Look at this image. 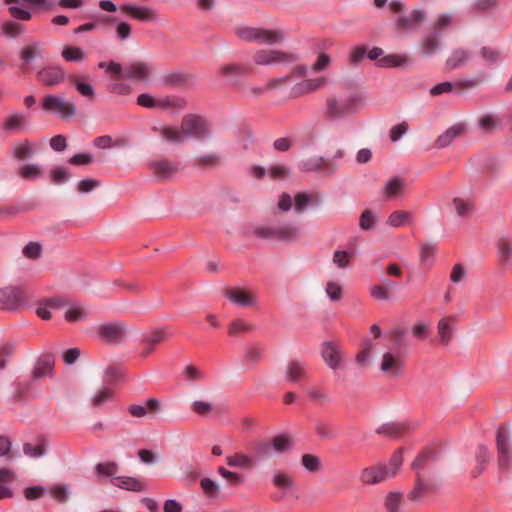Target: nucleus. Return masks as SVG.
Here are the masks:
<instances>
[{"label": "nucleus", "instance_id": "nucleus-1", "mask_svg": "<svg viewBox=\"0 0 512 512\" xmlns=\"http://www.w3.org/2000/svg\"><path fill=\"white\" fill-rule=\"evenodd\" d=\"M152 131L164 141L174 144H180L189 139H207L211 135L207 121L194 114L183 117L180 130L172 126H153Z\"/></svg>", "mask_w": 512, "mask_h": 512}, {"label": "nucleus", "instance_id": "nucleus-2", "mask_svg": "<svg viewBox=\"0 0 512 512\" xmlns=\"http://www.w3.org/2000/svg\"><path fill=\"white\" fill-rule=\"evenodd\" d=\"M363 100V95L357 91L342 96L328 97L325 116L330 120H338L354 114L361 109Z\"/></svg>", "mask_w": 512, "mask_h": 512}, {"label": "nucleus", "instance_id": "nucleus-3", "mask_svg": "<svg viewBox=\"0 0 512 512\" xmlns=\"http://www.w3.org/2000/svg\"><path fill=\"white\" fill-rule=\"evenodd\" d=\"M402 462V449H399L394 452L388 463L362 469L359 479L365 485L383 483L397 474L402 466Z\"/></svg>", "mask_w": 512, "mask_h": 512}, {"label": "nucleus", "instance_id": "nucleus-4", "mask_svg": "<svg viewBox=\"0 0 512 512\" xmlns=\"http://www.w3.org/2000/svg\"><path fill=\"white\" fill-rule=\"evenodd\" d=\"M236 35L244 42L270 46L282 44L285 40V34L282 30L263 27H238Z\"/></svg>", "mask_w": 512, "mask_h": 512}, {"label": "nucleus", "instance_id": "nucleus-5", "mask_svg": "<svg viewBox=\"0 0 512 512\" xmlns=\"http://www.w3.org/2000/svg\"><path fill=\"white\" fill-rule=\"evenodd\" d=\"M405 353L397 346L388 348L381 356L379 369L389 377H399L404 372Z\"/></svg>", "mask_w": 512, "mask_h": 512}, {"label": "nucleus", "instance_id": "nucleus-6", "mask_svg": "<svg viewBox=\"0 0 512 512\" xmlns=\"http://www.w3.org/2000/svg\"><path fill=\"white\" fill-rule=\"evenodd\" d=\"M217 74L224 86L232 87L239 91L243 89L245 79L249 75V69L238 63H227L219 66Z\"/></svg>", "mask_w": 512, "mask_h": 512}, {"label": "nucleus", "instance_id": "nucleus-7", "mask_svg": "<svg viewBox=\"0 0 512 512\" xmlns=\"http://www.w3.org/2000/svg\"><path fill=\"white\" fill-rule=\"evenodd\" d=\"M30 294L21 286H7L0 289V309L14 311L30 301Z\"/></svg>", "mask_w": 512, "mask_h": 512}, {"label": "nucleus", "instance_id": "nucleus-8", "mask_svg": "<svg viewBox=\"0 0 512 512\" xmlns=\"http://www.w3.org/2000/svg\"><path fill=\"white\" fill-rule=\"evenodd\" d=\"M41 106L44 110L62 119H70L76 114V105L74 102L58 94L44 97L41 101Z\"/></svg>", "mask_w": 512, "mask_h": 512}, {"label": "nucleus", "instance_id": "nucleus-9", "mask_svg": "<svg viewBox=\"0 0 512 512\" xmlns=\"http://www.w3.org/2000/svg\"><path fill=\"white\" fill-rule=\"evenodd\" d=\"M495 443L499 468L502 471L508 470L512 467V441L510 433L506 427H498Z\"/></svg>", "mask_w": 512, "mask_h": 512}, {"label": "nucleus", "instance_id": "nucleus-10", "mask_svg": "<svg viewBox=\"0 0 512 512\" xmlns=\"http://www.w3.org/2000/svg\"><path fill=\"white\" fill-rule=\"evenodd\" d=\"M296 60L295 54L279 50L260 49L254 54V62L259 66L290 64Z\"/></svg>", "mask_w": 512, "mask_h": 512}, {"label": "nucleus", "instance_id": "nucleus-11", "mask_svg": "<svg viewBox=\"0 0 512 512\" xmlns=\"http://www.w3.org/2000/svg\"><path fill=\"white\" fill-rule=\"evenodd\" d=\"M300 169L304 172L323 171L326 175H331L337 171L338 165L323 156H314L303 160Z\"/></svg>", "mask_w": 512, "mask_h": 512}, {"label": "nucleus", "instance_id": "nucleus-12", "mask_svg": "<svg viewBox=\"0 0 512 512\" xmlns=\"http://www.w3.org/2000/svg\"><path fill=\"white\" fill-rule=\"evenodd\" d=\"M325 78H309L300 82H292L291 85H283V87H290L289 97L298 98L305 94L312 93L325 84Z\"/></svg>", "mask_w": 512, "mask_h": 512}, {"label": "nucleus", "instance_id": "nucleus-13", "mask_svg": "<svg viewBox=\"0 0 512 512\" xmlns=\"http://www.w3.org/2000/svg\"><path fill=\"white\" fill-rule=\"evenodd\" d=\"M426 19V12L423 9H415L409 14L400 15L395 22L396 28L403 32H413L419 28L422 21Z\"/></svg>", "mask_w": 512, "mask_h": 512}, {"label": "nucleus", "instance_id": "nucleus-14", "mask_svg": "<svg viewBox=\"0 0 512 512\" xmlns=\"http://www.w3.org/2000/svg\"><path fill=\"white\" fill-rule=\"evenodd\" d=\"M150 170L156 179L164 181L172 178L180 170V164L167 159H159L150 163Z\"/></svg>", "mask_w": 512, "mask_h": 512}, {"label": "nucleus", "instance_id": "nucleus-15", "mask_svg": "<svg viewBox=\"0 0 512 512\" xmlns=\"http://www.w3.org/2000/svg\"><path fill=\"white\" fill-rule=\"evenodd\" d=\"M169 338L168 333L164 329H154L144 334L141 341L140 355L147 357L150 355L157 345Z\"/></svg>", "mask_w": 512, "mask_h": 512}, {"label": "nucleus", "instance_id": "nucleus-16", "mask_svg": "<svg viewBox=\"0 0 512 512\" xmlns=\"http://www.w3.org/2000/svg\"><path fill=\"white\" fill-rule=\"evenodd\" d=\"M121 9L131 17L141 22H156L159 20L158 13L151 7L141 6L134 3H126L121 6Z\"/></svg>", "mask_w": 512, "mask_h": 512}, {"label": "nucleus", "instance_id": "nucleus-17", "mask_svg": "<svg viewBox=\"0 0 512 512\" xmlns=\"http://www.w3.org/2000/svg\"><path fill=\"white\" fill-rule=\"evenodd\" d=\"M152 68L148 62L134 61L125 66L124 78L131 81L146 82L150 78Z\"/></svg>", "mask_w": 512, "mask_h": 512}, {"label": "nucleus", "instance_id": "nucleus-18", "mask_svg": "<svg viewBox=\"0 0 512 512\" xmlns=\"http://www.w3.org/2000/svg\"><path fill=\"white\" fill-rule=\"evenodd\" d=\"M96 332L101 340L109 343H120L125 338V327L121 323L100 325Z\"/></svg>", "mask_w": 512, "mask_h": 512}, {"label": "nucleus", "instance_id": "nucleus-19", "mask_svg": "<svg viewBox=\"0 0 512 512\" xmlns=\"http://www.w3.org/2000/svg\"><path fill=\"white\" fill-rule=\"evenodd\" d=\"M275 224H249L246 225L242 234L246 238H257L260 240H274L276 241Z\"/></svg>", "mask_w": 512, "mask_h": 512}, {"label": "nucleus", "instance_id": "nucleus-20", "mask_svg": "<svg viewBox=\"0 0 512 512\" xmlns=\"http://www.w3.org/2000/svg\"><path fill=\"white\" fill-rule=\"evenodd\" d=\"M65 71L60 66H46L37 73V79L46 86H56L65 80Z\"/></svg>", "mask_w": 512, "mask_h": 512}, {"label": "nucleus", "instance_id": "nucleus-21", "mask_svg": "<svg viewBox=\"0 0 512 512\" xmlns=\"http://www.w3.org/2000/svg\"><path fill=\"white\" fill-rule=\"evenodd\" d=\"M289 80V77H277L269 79L264 85L252 86L249 88L243 85V89L239 92L244 96L258 97L268 91L277 90L282 88V82Z\"/></svg>", "mask_w": 512, "mask_h": 512}, {"label": "nucleus", "instance_id": "nucleus-22", "mask_svg": "<svg viewBox=\"0 0 512 512\" xmlns=\"http://www.w3.org/2000/svg\"><path fill=\"white\" fill-rule=\"evenodd\" d=\"M55 365V358L52 354H42L36 361L32 370V377L34 380H39L44 377H51Z\"/></svg>", "mask_w": 512, "mask_h": 512}, {"label": "nucleus", "instance_id": "nucleus-23", "mask_svg": "<svg viewBox=\"0 0 512 512\" xmlns=\"http://www.w3.org/2000/svg\"><path fill=\"white\" fill-rule=\"evenodd\" d=\"M321 355L324 362L330 369L336 370L339 368L341 362V350L336 343L329 341L324 342L322 344Z\"/></svg>", "mask_w": 512, "mask_h": 512}, {"label": "nucleus", "instance_id": "nucleus-24", "mask_svg": "<svg viewBox=\"0 0 512 512\" xmlns=\"http://www.w3.org/2000/svg\"><path fill=\"white\" fill-rule=\"evenodd\" d=\"M226 297L231 303L239 307H252L257 304V299L253 294L239 288L230 289Z\"/></svg>", "mask_w": 512, "mask_h": 512}, {"label": "nucleus", "instance_id": "nucleus-25", "mask_svg": "<svg viewBox=\"0 0 512 512\" xmlns=\"http://www.w3.org/2000/svg\"><path fill=\"white\" fill-rule=\"evenodd\" d=\"M285 379L288 382L298 383L307 379V364L301 360L291 361L286 368Z\"/></svg>", "mask_w": 512, "mask_h": 512}, {"label": "nucleus", "instance_id": "nucleus-26", "mask_svg": "<svg viewBox=\"0 0 512 512\" xmlns=\"http://www.w3.org/2000/svg\"><path fill=\"white\" fill-rule=\"evenodd\" d=\"M12 155L19 161L27 160L36 153V145L29 140L15 141L11 148Z\"/></svg>", "mask_w": 512, "mask_h": 512}, {"label": "nucleus", "instance_id": "nucleus-27", "mask_svg": "<svg viewBox=\"0 0 512 512\" xmlns=\"http://www.w3.org/2000/svg\"><path fill=\"white\" fill-rule=\"evenodd\" d=\"M276 241L291 242L298 238L300 229L292 223L275 224Z\"/></svg>", "mask_w": 512, "mask_h": 512}, {"label": "nucleus", "instance_id": "nucleus-28", "mask_svg": "<svg viewBox=\"0 0 512 512\" xmlns=\"http://www.w3.org/2000/svg\"><path fill=\"white\" fill-rule=\"evenodd\" d=\"M442 47L441 36L438 32L426 34L421 41V52L425 56H432Z\"/></svg>", "mask_w": 512, "mask_h": 512}, {"label": "nucleus", "instance_id": "nucleus-29", "mask_svg": "<svg viewBox=\"0 0 512 512\" xmlns=\"http://www.w3.org/2000/svg\"><path fill=\"white\" fill-rule=\"evenodd\" d=\"M498 262L499 264L507 269L512 266V245L510 241L505 238H499L496 243Z\"/></svg>", "mask_w": 512, "mask_h": 512}, {"label": "nucleus", "instance_id": "nucleus-30", "mask_svg": "<svg viewBox=\"0 0 512 512\" xmlns=\"http://www.w3.org/2000/svg\"><path fill=\"white\" fill-rule=\"evenodd\" d=\"M111 482L116 487L125 489L128 491L141 492L146 489L144 483L135 477L129 476H117L111 479Z\"/></svg>", "mask_w": 512, "mask_h": 512}, {"label": "nucleus", "instance_id": "nucleus-31", "mask_svg": "<svg viewBox=\"0 0 512 512\" xmlns=\"http://www.w3.org/2000/svg\"><path fill=\"white\" fill-rule=\"evenodd\" d=\"M465 130L463 124H455L443 132L436 140V147L445 148L449 146Z\"/></svg>", "mask_w": 512, "mask_h": 512}, {"label": "nucleus", "instance_id": "nucleus-32", "mask_svg": "<svg viewBox=\"0 0 512 512\" xmlns=\"http://www.w3.org/2000/svg\"><path fill=\"white\" fill-rule=\"evenodd\" d=\"M383 50L378 47H374L366 52V56L371 60H378L381 67H396L401 65V60L398 56H383Z\"/></svg>", "mask_w": 512, "mask_h": 512}, {"label": "nucleus", "instance_id": "nucleus-33", "mask_svg": "<svg viewBox=\"0 0 512 512\" xmlns=\"http://www.w3.org/2000/svg\"><path fill=\"white\" fill-rule=\"evenodd\" d=\"M2 128L6 132H15L25 129V114L20 112L10 113L4 118Z\"/></svg>", "mask_w": 512, "mask_h": 512}, {"label": "nucleus", "instance_id": "nucleus-34", "mask_svg": "<svg viewBox=\"0 0 512 512\" xmlns=\"http://www.w3.org/2000/svg\"><path fill=\"white\" fill-rule=\"evenodd\" d=\"M17 175L26 181H35L43 176V168L38 163H27L18 168Z\"/></svg>", "mask_w": 512, "mask_h": 512}, {"label": "nucleus", "instance_id": "nucleus-35", "mask_svg": "<svg viewBox=\"0 0 512 512\" xmlns=\"http://www.w3.org/2000/svg\"><path fill=\"white\" fill-rule=\"evenodd\" d=\"M405 188V182L400 177L389 179L383 187V194L386 198L392 199L400 196Z\"/></svg>", "mask_w": 512, "mask_h": 512}, {"label": "nucleus", "instance_id": "nucleus-36", "mask_svg": "<svg viewBox=\"0 0 512 512\" xmlns=\"http://www.w3.org/2000/svg\"><path fill=\"white\" fill-rule=\"evenodd\" d=\"M471 57V52L466 49L458 48L452 51L446 65L449 69H457L464 65Z\"/></svg>", "mask_w": 512, "mask_h": 512}, {"label": "nucleus", "instance_id": "nucleus-37", "mask_svg": "<svg viewBox=\"0 0 512 512\" xmlns=\"http://www.w3.org/2000/svg\"><path fill=\"white\" fill-rule=\"evenodd\" d=\"M46 447V440L43 437H39L35 445L29 442L24 443L23 453L30 458H41L46 453Z\"/></svg>", "mask_w": 512, "mask_h": 512}, {"label": "nucleus", "instance_id": "nucleus-38", "mask_svg": "<svg viewBox=\"0 0 512 512\" xmlns=\"http://www.w3.org/2000/svg\"><path fill=\"white\" fill-rule=\"evenodd\" d=\"M453 323L454 320L451 317L442 318L438 322V335L443 345H448L453 336Z\"/></svg>", "mask_w": 512, "mask_h": 512}, {"label": "nucleus", "instance_id": "nucleus-39", "mask_svg": "<svg viewBox=\"0 0 512 512\" xmlns=\"http://www.w3.org/2000/svg\"><path fill=\"white\" fill-rule=\"evenodd\" d=\"M271 449L274 454H281L291 450L293 446L292 440L286 435H277L269 440Z\"/></svg>", "mask_w": 512, "mask_h": 512}, {"label": "nucleus", "instance_id": "nucleus-40", "mask_svg": "<svg viewBox=\"0 0 512 512\" xmlns=\"http://www.w3.org/2000/svg\"><path fill=\"white\" fill-rule=\"evenodd\" d=\"M471 84H472V80H468L466 82L459 81L456 83L445 81V82H441V83L434 85L430 89V94L433 96H438V95L452 92L453 88L455 86H460V87L464 88V87H469Z\"/></svg>", "mask_w": 512, "mask_h": 512}, {"label": "nucleus", "instance_id": "nucleus-41", "mask_svg": "<svg viewBox=\"0 0 512 512\" xmlns=\"http://www.w3.org/2000/svg\"><path fill=\"white\" fill-rule=\"evenodd\" d=\"M60 303H61L60 299H48L45 301H41L38 303V305L36 307V314L40 318H42L44 320H48L51 318V311L53 309L59 308Z\"/></svg>", "mask_w": 512, "mask_h": 512}, {"label": "nucleus", "instance_id": "nucleus-42", "mask_svg": "<svg viewBox=\"0 0 512 512\" xmlns=\"http://www.w3.org/2000/svg\"><path fill=\"white\" fill-rule=\"evenodd\" d=\"M100 69L105 70V72L110 76L112 80H119L124 78V68L120 63L114 61H102L98 64Z\"/></svg>", "mask_w": 512, "mask_h": 512}, {"label": "nucleus", "instance_id": "nucleus-43", "mask_svg": "<svg viewBox=\"0 0 512 512\" xmlns=\"http://www.w3.org/2000/svg\"><path fill=\"white\" fill-rule=\"evenodd\" d=\"M228 466L236 468H249L253 466L254 459L251 456L235 453L226 457Z\"/></svg>", "mask_w": 512, "mask_h": 512}, {"label": "nucleus", "instance_id": "nucleus-44", "mask_svg": "<svg viewBox=\"0 0 512 512\" xmlns=\"http://www.w3.org/2000/svg\"><path fill=\"white\" fill-rule=\"evenodd\" d=\"M453 16L449 13L439 14L435 21L431 24L432 32L442 33L446 32L452 27Z\"/></svg>", "mask_w": 512, "mask_h": 512}, {"label": "nucleus", "instance_id": "nucleus-45", "mask_svg": "<svg viewBox=\"0 0 512 512\" xmlns=\"http://www.w3.org/2000/svg\"><path fill=\"white\" fill-rule=\"evenodd\" d=\"M87 317V311L85 308L79 304L74 303L71 304L65 312V319L69 322H79L84 320Z\"/></svg>", "mask_w": 512, "mask_h": 512}, {"label": "nucleus", "instance_id": "nucleus-46", "mask_svg": "<svg viewBox=\"0 0 512 512\" xmlns=\"http://www.w3.org/2000/svg\"><path fill=\"white\" fill-rule=\"evenodd\" d=\"M436 252L435 243H425L420 247V261L423 265L430 267L434 263Z\"/></svg>", "mask_w": 512, "mask_h": 512}, {"label": "nucleus", "instance_id": "nucleus-47", "mask_svg": "<svg viewBox=\"0 0 512 512\" xmlns=\"http://www.w3.org/2000/svg\"><path fill=\"white\" fill-rule=\"evenodd\" d=\"M62 57L68 62H81L86 58V53L80 47L67 46L62 50Z\"/></svg>", "mask_w": 512, "mask_h": 512}, {"label": "nucleus", "instance_id": "nucleus-48", "mask_svg": "<svg viewBox=\"0 0 512 512\" xmlns=\"http://www.w3.org/2000/svg\"><path fill=\"white\" fill-rule=\"evenodd\" d=\"M20 56L24 63L28 64L42 56V47L37 43L27 45L21 49Z\"/></svg>", "mask_w": 512, "mask_h": 512}, {"label": "nucleus", "instance_id": "nucleus-49", "mask_svg": "<svg viewBox=\"0 0 512 512\" xmlns=\"http://www.w3.org/2000/svg\"><path fill=\"white\" fill-rule=\"evenodd\" d=\"M403 430V425L391 422V423H385L381 426H379L376 429V433L380 435H385L390 438H397L401 435V432Z\"/></svg>", "mask_w": 512, "mask_h": 512}, {"label": "nucleus", "instance_id": "nucleus-50", "mask_svg": "<svg viewBox=\"0 0 512 512\" xmlns=\"http://www.w3.org/2000/svg\"><path fill=\"white\" fill-rule=\"evenodd\" d=\"M402 494L397 491H391L385 499V508L388 512H400Z\"/></svg>", "mask_w": 512, "mask_h": 512}, {"label": "nucleus", "instance_id": "nucleus-51", "mask_svg": "<svg viewBox=\"0 0 512 512\" xmlns=\"http://www.w3.org/2000/svg\"><path fill=\"white\" fill-rule=\"evenodd\" d=\"M200 486L203 492L211 498H217L220 493L219 485L211 478L205 477L200 480Z\"/></svg>", "mask_w": 512, "mask_h": 512}, {"label": "nucleus", "instance_id": "nucleus-52", "mask_svg": "<svg viewBox=\"0 0 512 512\" xmlns=\"http://www.w3.org/2000/svg\"><path fill=\"white\" fill-rule=\"evenodd\" d=\"M489 458H490V453L488 451V448L484 445H480L478 447L477 453H476L477 466H476V470L474 472L475 477L483 472L484 465L489 460Z\"/></svg>", "mask_w": 512, "mask_h": 512}, {"label": "nucleus", "instance_id": "nucleus-53", "mask_svg": "<svg viewBox=\"0 0 512 512\" xmlns=\"http://www.w3.org/2000/svg\"><path fill=\"white\" fill-rule=\"evenodd\" d=\"M411 216L412 214L406 211H394L390 214L387 223L392 227H400L407 223Z\"/></svg>", "mask_w": 512, "mask_h": 512}, {"label": "nucleus", "instance_id": "nucleus-54", "mask_svg": "<svg viewBox=\"0 0 512 512\" xmlns=\"http://www.w3.org/2000/svg\"><path fill=\"white\" fill-rule=\"evenodd\" d=\"M122 370L119 367H107L103 377V385L111 387L122 378Z\"/></svg>", "mask_w": 512, "mask_h": 512}, {"label": "nucleus", "instance_id": "nucleus-55", "mask_svg": "<svg viewBox=\"0 0 512 512\" xmlns=\"http://www.w3.org/2000/svg\"><path fill=\"white\" fill-rule=\"evenodd\" d=\"M221 161V156L217 153L203 154L197 157L196 163L200 167H215Z\"/></svg>", "mask_w": 512, "mask_h": 512}, {"label": "nucleus", "instance_id": "nucleus-56", "mask_svg": "<svg viewBox=\"0 0 512 512\" xmlns=\"http://www.w3.org/2000/svg\"><path fill=\"white\" fill-rule=\"evenodd\" d=\"M2 32L9 38H15L23 32V25L7 20L2 24Z\"/></svg>", "mask_w": 512, "mask_h": 512}, {"label": "nucleus", "instance_id": "nucleus-57", "mask_svg": "<svg viewBox=\"0 0 512 512\" xmlns=\"http://www.w3.org/2000/svg\"><path fill=\"white\" fill-rule=\"evenodd\" d=\"M77 92L82 95L83 97L92 99L95 97V89L94 87L85 81H82L80 79H75L73 82Z\"/></svg>", "mask_w": 512, "mask_h": 512}, {"label": "nucleus", "instance_id": "nucleus-58", "mask_svg": "<svg viewBox=\"0 0 512 512\" xmlns=\"http://www.w3.org/2000/svg\"><path fill=\"white\" fill-rule=\"evenodd\" d=\"M302 465L309 472H317L321 469V461L320 459L312 454H304L302 456Z\"/></svg>", "mask_w": 512, "mask_h": 512}, {"label": "nucleus", "instance_id": "nucleus-59", "mask_svg": "<svg viewBox=\"0 0 512 512\" xmlns=\"http://www.w3.org/2000/svg\"><path fill=\"white\" fill-rule=\"evenodd\" d=\"M453 204L456 210V213L460 217H465L471 213L473 210V204L469 200H464L462 198H454Z\"/></svg>", "mask_w": 512, "mask_h": 512}, {"label": "nucleus", "instance_id": "nucleus-60", "mask_svg": "<svg viewBox=\"0 0 512 512\" xmlns=\"http://www.w3.org/2000/svg\"><path fill=\"white\" fill-rule=\"evenodd\" d=\"M481 56L488 64L492 65L499 63L501 59L498 49L487 46L481 48Z\"/></svg>", "mask_w": 512, "mask_h": 512}, {"label": "nucleus", "instance_id": "nucleus-61", "mask_svg": "<svg viewBox=\"0 0 512 512\" xmlns=\"http://www.w3.org/2000/svg\"><path fill=\"white\" fill-rule=\"evenodd\" d=\"M376 223V217L373 215L372 211L366 209L360 216L359 219V227L363 231L370 230Z\"/></svg>", "mask_w": 512, "mask_h": 512}, {"label": "nucleus", "instance_id": "nucleus-62", "mask_svg": "<svg viewBox=\"0 0 512 512\" xmlns=\"http://www.w3.org/2000/svg\"><path fill=\"white\" fill-rule=\"evenodd\" d=\"M478 127L484 132H491L498 127V121L491 115H484L478 119Z\"/></svg>", "mask_w": 512, "mask_h": 512}, {"label": "nucleus", "instance_id": "nucleus-63", "mask_svg": "<svg viewBox=\"0 0 512 512\" xmlns=\"http://www.w3.org/2000/svg\"><path fill=\"white\" fill-rule=\"evenodd\" d=\"M70 172L64 166H59L51 172V180L56 184H62L69 180Z\"/></svg>", "mask_w": 512, "mask_h": 512}, {"label": "nucleus", "instance_id": "nucleus-64", "mask_svg": "<svg viewBox=\"0 0 512 512\" xmlns=\"http://www.w3.org/2000/svg\"><path fill=\"white\" fill-rule=\"evenodd\" d=\"M23 255L29 259H37L40 257L42 252V246L37 242H29L24 246Z\"/></svg>", "mask_w": 512, "mask_h": 512}]
</instances>
